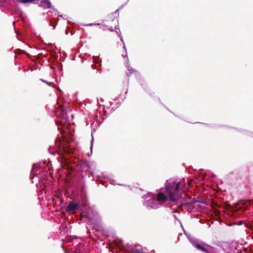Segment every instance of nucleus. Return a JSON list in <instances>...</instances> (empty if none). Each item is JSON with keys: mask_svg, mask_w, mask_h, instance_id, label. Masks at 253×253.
Here are the masks:
<instances>
[{"mask_svg": "<svg viewBox=\"0 0 253 253\" xmlns=\"http://www.w3.org/2000/svg\"><path fill=\"white\" fill-rule=\"evenodd\" d=\"M225 208H226L227 209H230V210H232V211H235V210L234 209V207H232L230 205L226 204V206H225Z\"/></svg>", "mask_w": 253, "mask_h": 253, "instance_id": "1a4fd4ad", "label": "nucleus"}, {"mask_svg": "<svg viewBox=\"0 0 253 253\" xmlns=\"http://www.w3.org/2000/svg\"><path fill=\"white\" fill-rule=\"evenodd\" d=\"M135 253H140V252H139V251L136 250L135 251Z\"/></svg>", "mask_w": 253, "mask_h": 253, "instance_id": "ddd939ff", "label": "nucleus"}, {"mask_svg": "<svg viewBox=\"0 0 253 253\" xmlns=\"http://www.w3.org/2000/svg\"><path fill=\"white\" fill-rule=\"evenodd\" d=\"M17 2L26 3H34L35 2V0H15Z\"/></svg>", "mask_w": 253, "mask_h": 253, "instance_id": "6e6552de", "label": "nucleus"}, {"mask_svg": "<svg viewBox=\"0 0 253 253\" xmlns=\"http://www.w3.org/2000/svg\"><path fill=\"white\" fill-rule=\"evenodd\" d=\"M195 247L197 249H198L199 250H201V251H202L203 252H205L206 253H209V252H208V250L207 249H206V248L203 247L202 246H201L199 244H196L195 245Z\"/></svg>", "mask_w": 253, "mask_h": 253, "instance_id": "0eeeda50", "label": "nucleus"}, {"mask_svg": "<svg viewBox=\"0 0 253 253\" xmlns=\"http://www.w3.org/2000/svg\"><path fill=\"white\" fill-rule=\"evenodd\" d=\"M157 199L158 201L165 202L167 199V197L163 193H159Z\"/></svg>", "mask_w": 253, "mask_h": 253, "instance_id": "423d86ee", "label": "nucleus"}, {"mask_svg": "<svg viewBox=\"0 0 253 253\" xmlns=\"http://www.w3.org/2000/svg\"><path fill=\"white\" fill-rule=\"evenodd\" d=\"M128 70L129 71V73H127L126 75L128 77L131 75V73H133L134 72V71H133V70L132 69H131V68L129 69V67H128Z\"/></svg>", "mask_w": 253, "mask_h": 253, "instance_id": "9d476101", "label": "nucleus"}, {"mask_svg": "<svg viewBox=\"0 0 253 253\" xmlns=\"http://www.w3.org/2000/svg\"><path fill=\"white\" fill-rule=\"evenodd\" d=\"M66 122V119L63 118L61 121L59 122V123L61 125H62L63 123H65Z\"/></svg>", "mask_w": 253, "mask_h": 253, "instance_id": "9b49d317", "label": "nucleus"}, {"mask_svg": "<svg viewBox=\"0 0 253 253\" xmlns=\"http://www.w3.org/2000/svg\"><path fill=\"white\" fill-rule=\"evenodd\" d=\"M38 3L40 6L43 7L45 8H49L51 7V3L49 0H37Z\"/></svg>", "mask_w": 253, "mask_h": 253, "instance_id": "39448f33", "label": "nucleus"}, {"mask_svg": "<svg viewBox=\"0 0 253 253\" xmlns=\"http://www.w3.org/2000/svg\"><path fill=\"white\" fill-rule=\"evenodd\" d=\"M64 111L62 110V113H64Z\"/></svg>", "mask_w": 253, "mask_h": 253, "instance_id": "4468645a", "label": "nucleus"}, {"mask_svg": "<svg viewBox=\"0 0 253 253\" xmlns=\"http://www.w3.org/2000/svg\"><path fill=\"white\" fill-rule=\"evenodd\" d=\"M78 208V205L71 201L68 205V206L67 207L66 211L69 213L72 212V213H74V211L77 210Z\"/></svg>", "mask_w": 253, "mask_h": 253, "instance_id": "20e7f679", "label": "nucleus"}, {"mask_svg": "<svg viewBox=\"0 0 253 253\" xmlns=\"http://www.w3.org/2000/svg\"><path fill=\"white\" fill-rule=\"evenodd\" d=\"M251 202L252 200L247 201H244L243 200L239 201L234 205V209L235 210V211H237L242 209L243 210H246L247 208L250 206Z\"/></svg>", "mask_w": 253, "mask_h": 253, "instance_id": "7ed1b4c3", "label": "nucleus"}, {"mask_svg": "<svg viewBox=\"0 0 253 253\" xmlns=\"http://www.w3.org/2000/svg\"><path fill=\"white\" fill-rule=\"evenodd\" d=\"M102 24L112 31L117 30L119 25L118 19L113 14L107 16L102 21Z\"/></svg>", "mask_w": 253, "mask_h": 253, "instance_id": "f03ea898", "label": "nucleus"}, {"mask_svg": "<svg viewBox=\"0 0 253 253\" xmlns=\"http://www.w3.org/2000/svg\"><path fill=\"white\" fill-rule=\"evenodd\" d=\"M51 24H52V26L54 28L56 26V24H53V23H51Z\"/></svg>", "mask_w": 253, "mask_h": 253, "instance_id": "f8f14e48", "label": "nucleus"}, {"mask_svg": "<svg viewBox=\"0 0 253 253\" xmlns=\"http://www.w3.org/2000/svg\"><path fill=\"white\" fill-rule=\"evenodd\" d=\"M179 182L169 183L168 181L166 182V189L169 194L170 201H174L176 195L179 192Z\"/></svg>", "mask_w": 253, "mask_h": 253, "instance_id": "f257e3e1", "label": "nucleus"}]
</instances>
